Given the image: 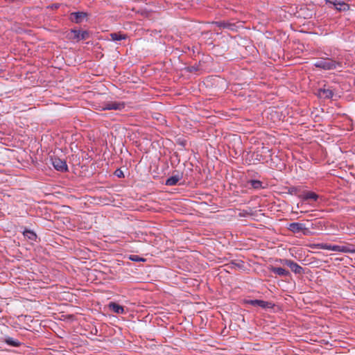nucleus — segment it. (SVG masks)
<instances>
[{
  "label": "nucleus",
  "mask_w": 355,
  "mask_h": 355,
  "mask_svg": "<svg viewBox=\"0 0 355 355\" xmlns=\"http://www.w3.org/2000/svg\"><path fill=\"white\" fill-rule=\"evenodd\" d=\"M88 36L89 33L87 31L75 29L70 30L67 34V37L72 42H79L85 40Z\"/></svg>",
  "instance_id": "obj_1"
},
{
  "label": "nucleus",
  "mask_w": 355,
  "mask_h": 355,
  "mask_svg": "<svg viewBox=\"0 0 355 355\" xmlns=\"http://www.w3.org/2000/svg\"><path fill=\"white\" fill-rule=\"evenodd\" d=\"M50 162L54 168L58 171L66 172L68 170L66 162L55 155L50 156Z\"/></svg>",
  "instance_id": "obj_2"
},
{
  "label": "nucleus",
  "mask_w": 355,
  "mask_h": 355,
  "mask_svg": "<svg viewBox=\"0 0 355 355\" xmlns=\"http://www.w3.org/2000/svg\"><path fill=\"white\" fill-rule=\"evenodd\" d=\"M339 64L331 59H322L314 63V66L324 70L336 69Z\"/></svg>",
  "instance_id": "obj_3"
},
{
  "label": "nucleus",
  "mask_w": 355,
  "mask_h": 355,
  "mask_svg": "<svg viewBox=\"0 0 355 355\" xmlns=\"http://www.w3.org/2000/svg\"><path fill=\"white\" fill-rule=\"evenodd\" d=\"M334 252L343 253H355V245L347 243L345 245H330L329 244V250Z\"/></svg>",
  "instance_id": "obj_4"
},
{
  "label": "nucleus",
  "mask_w": 355,
  "mask_h": 355,
  "mask_svg": "<svg viewBox=\"0 0 355 355\" xmlns=\"http://www.w3.org/2000/svg\"><path fill=\"white\" fill-rule=\"evenodd\" d=\"M125 107L123 102L110 101L107 102L102 107L103 110H121Z\"/></svg>",
  "instance_id": "obj_5"
},
{
  "label": "nucleus",
  "mask_w": 355,
  "mask_h": 355,
  "mask_svg": "<svg viewBox=\"0 0 355 355\" xmlns=\"http://www.w3.org/2000/svg\"><path fill=\"white\" fill-rule=\"evenodd\" d=\"M288 229L293 233H299L303 232L304 234H307L309 230L306 228L305 225L300 223H292L289 224Z\"/></svg>",
  "instance_id": "obj_6"
},
{
  "label": "nucleus",
  "mask_w": 355,
  "mask_h": 355,
  "mask_svg": "<svg viewBox=\"0 0 355 355\" xmlns=\"http://www.w3.org/2000/svg\"><path fill=\"white\" fill-rule=\"evenodd\" d=\"M87 17V13L85 12H71L69 16V19L74 23L80 24L83 22Z\"/></svg>",
  "instance_id": "obj_7"
},
{
  "label": "nucleus",
  "mask_w": 355,
  "mask_h": 355,
  "mask_svg": "<svg viewBox=\"0 0 355 355\" xmlns=\"http://www.w3.org/2000/svg\"><path fill=\"white\" fill-rule=\"evenodd\" d=\"M281 262L286 266H288L291 270L295 274H301L302 272L303 268L298 265L297 263L289 260V259H284L281 260Z\"/></svg>",
  "instance_id": "obj_8"
},
{
  "label": "nucleus",
  "mask_w": 355,
  "mask_h": 355,
  "mask_svg": "<svg viewBox=\"0 0 355 355\" xmlns=\"http://www.w3.org/2000/svg\"><path fill=\"white\" fill-rule=\"evenodd\" d=\"M248 303L254 306H260L263 309L272 308V304L270 302L261 300H252L248 301Z\"/></svg>",
  "instance_id": "obj_9"
},
{
  "label": "nucleus",
  "mask_w": 355,
  "mask_h": 355,
  "mask_svg": "<svg viewBox=\"0 0 355 355\" xmlns=\"http://www.w3.org/2000/svg\"><path fill=\"white\" fill-rule=\"evenodd\" d=\"M303 200H311L316 201L318 199V195L312 191H304L300 196Z\"/></svg>",
  "instance_id": "obj_10"
},
{
  "label": "nucleus",
  "mask_w": 355,
  "mask_h": 355,
  "mask_svg": "<svg viewBox=\"0 0 355 355\" xmlns=\"http://www.w3.org/2000/svg\"><path fill=\"white\" fill-rule=\"evenodd\" d=\"M270 271L281 277H286L289 275V272L288 270L280 267H271Z\"/></svg>",
  "instance_id": "obj_11"
},
{
  "label": "nucleus",
  "mask_w": 355,
  "mask_h": 355,
  "mask_svg": "<svg viewBox=\"0 0 355 355\" xmlns=\"http://www.w3.org/2000/svg\"><path fill=\"white\" fill-rule=\"evenodd\" d=\"M109 307L113 312L116 313L122 314L124 313L123 307L114 302H110L109 304Z\"/></svg>",
  "instance_id": "obj_12"
},
{
  "label": "nucleus",
  "mask_w": 355,
  "mask_h": 355,
  "mask_svg": "<svg viewBox=\"0 0 355 355\" xmlns=\"http://www.w3.org/2000/svg\"><path fill=\"white\" fill-rule=\"evenodd\" d=\"M4 343L12 347H19L21 345V343L18 340L8 336L4 338Z\"/></svg>",
  "instance_id": "obj_13"
},
{
  "label": "nucleus",
  "mask_w": 355,
  "mask_h": 355,
  "mask_svg": "<svg viewBox=\"0 0 355 355\" xmlns=\"http://www.w3.org/2000/svg\"><path fill=\"white\" fill-rule=\"evenodd\" d=\"M318 95L320 97L329 98L333 96V92L331 90H330L329 89H320L318 91Z\"/></svg>",
  "instance_id": "obj_14"
},
{
  "label": "nucleus",
  "mask_w": 355,
  "mask_h": 355,
  "mask_svg": "<svg viewBox=\"0 0 355 355\" xmlns=\"http://www.w3.org/2000/svg\"><path fill=\"white\" fill-rule=\"evenodd\" d=\"M334 6L336 7V9L339 11H346L349 10V6L348 4L344 3V2H337L334 3Z\"/></svg>",
  "instance_id": "obj_15"
},
{
  "label": "nucleus",
  "mask_w": 355,
  "mask_h": 355,
  "mask_svg": "<svg viewBox=\"0 0 355 355\" xmlns=\"http://www.w3.org/2000/svg\"><path fill=\"white\" fill-rule=\"evenodd\" d=\"M110 37L113 41H119L125 39L126 36L120 33H113L110 34Z\"/></svg>",
  "instance_id": "obj_16"
},
{
  "label": "nucleus",
  "mask_w": 355,
  "mask_h": 355,
  "mask_svg": "<svg viewBox=\"0 0 355 355\" xmlns=\"http://www.w3.org/2000/svg\"><path fill=\"white\" fill-rule=\"evenodd\" d=\"M180 178L178 176H172L166 180V184L168 186L175 185L178 182Z\"/></svg>",
  "instance_id": "obj_17"
},
{
  "label": "nucleus",
  "mask_w": 355,
  "mask_h": 355,
  "mask_svg": "<svg viewBox=\"0 0 355 355\" xmlns=\"http://www.w3.org/2000/svg\"><path fill=\"white\" fill-rule=\"evenodd\" d=\"M311 248L315 249L329 250V244L323 243H314L311 245Z\"/></svg>",
  "instance_id": "obj_18"
},
{
  "label": "nucleus",
  "mask_w": 355,
  "mask_h": 355,
  "mask_svg": "<svg viewBox=\"0 0 355 355\" xmlns=\"http://www.w3.org/2000/svg\"><path fill=\"white\" fill-rule=\"evenodd\" d=\"M24 235L33 241L35 240L37 237L36 234L31 230H25L24 232Z\"/></svg>",
  "instance_id": "obj_19"
},
{
  "label": "nucleus",
  "mask_w": 355,
  "mask_h": 355,
  "mask_svg": "<svg viewBox=\"0 0 355 355\" xmlns=\"http://www.w3.org/2000/svg\"><path fill=\"white\" fill-rule=\"evenodd\" d=\"M251 185L254 189H259L261 187V182L259 180H252L251 182Z\"/></svg>",
  "instance_id": "obj_20"
},
{
  "label": "nucleus",
  "mask_w": 355,
  "mask_h": 355,
  "mask_svg": "<svg viewBox=\"0 0 355 355\" xmlns=\"http://www.w3.org/2000/svg\"><path fill=\"white\" fill-rule=\"evenodd\" d=\"M130 259L133 261H144V259L139 257L137 255H130Z\"/></svg>",
  "instance_id": "obj_21"
},
{
  "label": "nucleus",
  "mask_w": 355,
  "mask_h": 355,
  "mask_svg": "<svg viewBox=\"0 0 355 355\" xmlns=\"http://www.w3.org/2000/svg\"><path fill=\"white\" fill-rule=\"evenodd\" d=\"M114 174L116 176H117L119 178L123 176V173L122 171H121L120 169L116 170V171L114 172Z\"/></svg>",
  "instance_id": "obj_22"
},
{
  "label": "nucleus",
  "mask_w": 355,
  "mask_h": 355,
  "mask_svg": "<svg viewBox=\"0 0 355 355\" xmlns=\"http://www.w3.org/2000/svg\"><path fill=\"white\" fill-rule=\"evenodd\" d=\"M6 2L11 3L14 1L15 0H4Z\"/></svg>",
  "instance_id": "obj_23"
},
{
  "label": "nucleus",
  "mask_w": 355,
  "mask_h": 355,
  "mask_svg": "<svg viewBox=\"0 0 355 355\" xmlns=\"http://www.w3.org/2000/svg\"><path fill=\"white\" fill-rule=\"evenodd\" d=\"M223 27H227V26L225 24H223Z\"/></svg>",
  "instance_id": "obj_24"
},
{
  "label": "nucleus",
  "mask_w": 355,
  "mask_h": 355,
  "mask_svg": "<svg viewBox=\"0 0 355 355\" xmlns=\"http://www.w3.org/2000/svg\"><path fill=\"white\" fill-rule=\"evenodd\" d=\"M89 275L91 276L92 275V272H90L89 273ZM92 279V277H90V279Z\"/></svg>",
  "instance_id": "obj_25"
}]
</instances>
